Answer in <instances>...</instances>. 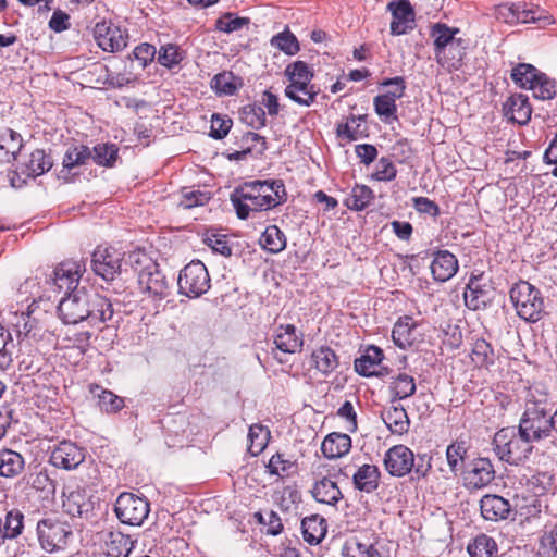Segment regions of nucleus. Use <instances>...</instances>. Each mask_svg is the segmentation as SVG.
Listing matches in <instances>:
<instances>
[{"label": "nucleus", "mask_w": 557, "mask_h": 557, "mask_svg": "<svg viewBox=\"0 0 557 557\" xmlns=\"http://www.w3.org/2000/svg\"><path fill=\"white\" fill-rule=\"evenodd\" d=\"M24 513L17 508L7 511L4 527L2 530L9 540L16 539L22 534L24 529Z\"/></svg>", "instance_id": "obj_56"}, {"label": "nucleus", "mask_w": 557, "mask_h": 557, "mask_svg": "<svg viewBox=\"0 0 557 557\" xmlns=\"http://www.w3.org/2000/svg\"><path fill=\"white\" fill-rule=\"evenodd\" d=\"M366 115L350 114L345 123H341L336 127V135L346 138L349 141H356L367 136V128L361 129V123L364 122Z\"/></svg>", "instance_id": "obj_43"}, {"label": "nucleus", "mask_w": 557, "mask_h": 557, "mask_svg": "<svg viewBox=\"0 0 557 557\" xmlns=\"http://www.w3.org/2000/svg\"><path fill=\"white\" fill-rule=\"evenodd\" d=\"M383 350L376 346H369L361 357L355 360V370L358 374L370 377L379 376L377 368L383 360Z\"/></svg>", "instance_id": "obj_32"}, {"label": "nucleus", "mask_w": 557, "mask_h": 557, "mask_svg": "<svg viewBox=\"0 0 557 557\" xmlns=\"http://www.w3.org/2000/svg\"><path fill=\"white\" fill-rule=\"evenodd\" d=\"M230 200L237 218L247 220L285 202L286 189L281 180L249 181L235 187Z\"/></svg>", "instance_id": "obj_2"}, {"label": "nucleus", "mask_w": 557, "mask_h": 557, "mask_svg": "<svg viewBox=\"0 0 557 557\" xmlns=\"http://www.w3.org/2000/svg\"><path fill=\"white\" fill-rule=\"evenodd\" d=\"M285 76L288 78L289 84L288 92L294 96L295 91H300L307 88V84H312L314 77L313 71L305 61H295L289 63L285 69Z\"/></svg>", "instance_id": "obj_26"}, {"label": "nucleus", "mask_w": 557, "mask_h": 557, "mask_svg": "<svg viewBox=\"0 0 557 557\" xmlns=\"http://www.w3.org/2000/svg\"><path fill=\"white\" fill-rule=\"evenodd\" d=\"M91 158V150L89 147L85 145H73L71 146L62 160L63 171L70 172L72 169L76 166H81L86 164V162Z\"/></svg>", "instance_id": "obj_49"}, {"label": "nucleus", "mask_w": 557, "mask_h": 557, "mask_svg": "<svg viewBox=\"0 0 557 557\" xmlns=\"http://www.w3.org/2000/svg\"><path fill=\"white\" fill-rule=\"evenodd\" d=\"M248 437L250 440L249 451L257 456L263 451L270 438V431L261 424H253L249 428Z\"/></svg>", "instance_id": "obj_57"}, {"label": "nucleus", "mask_w": 557, "mask_h": 557, "mask_svg": "<svg viewBox=\"0 0 557 557\" xmlns=\"http://www.w3.org/2000/svg\"><path fill=\"white\" fill-rule=\"evenodd\" d=\"M460 29L445 23H434L430 28L436 62L447 69L459 70L467 54L468 40L457 37Z\"/></svg>", "instance_id": "obj_3"}, {"label": "nucleus", "mask_w": 557, "mask_h": 557, "mask_svg": "<svg viewBox=\"0 0 557 557\" xmlns=\"http://www.w3.org/2000/svg\"><path fill=\"white\" fill-rule=\"evenodd\" d=\"M380 479V469L375 465L364 463L354 473L352 485L359 492L371 494L377 490Z\"/></svg>", "instance_id": "obj_29"}, {"label": "nucleus", "mask_w": 557, "mask_h": 557, "mask_svg": "<svg viewBox=\"0 0 557 557\" xmlns=\"http://www.w3.org/2000/svg\"><path fill=\"white\" fill-rule=\"evenodd\" d=\"M60 319L65 324H76L88 317L87 310V290H73L64 296L58 306Z\"/></svg>", "instance_id": "obj_14"}, {"label": "nucleus", "mask_w": 557, "mask_h": 557, "mask_svg": "<svg viewBox=\"0 0 557 557\" xmlns=\"http://www.w3.org/2000/svg\"><path fill=\"white\" fill-rule=\"evenodd\" d=\"M541 74L542 72L534 65L529 63H519L511 70L510 77L519 87L531 89Z\"/></svg>", "instance_id": "obj_45"}, {"label": "nucleus", "mask_w": 557, "mask_h": 557, "mask_svg": "<svg viewBox=\"0 0 557 557\" xmlns=\"http://www.w3.org/2000/svg\"><path fill=\"white\" fill-rule=\"evenodd\" d=\"M467 454L466 443L463 441H455L447 446L446 459L451 472L457 473Z\"/></svg>", "instance_id": "obj_60"}, {"label": "nucleus", "mask_w": 557, "mask_h": 557, "mask_svg": "<svg viewBox=\"0 0 557 557\" xmlns=\"http://www.w3.org/2000/svg\"><path fill=\"white\" fill-rule=\"evenodd\" d=\"M384 466L392 476L403 478L414 467V454L405 445L391 447L384 456Z\"/></svg>", "instance_id": "obj_18"}, {"label": "nucleus", "mask_w": 557, "mask_h": 557, "mask_svg": "<svg viewBox=\"0 0 557 557\" xmlns=\"http://www.w3.org/2000/svg\"><path fill=\"white\" fill-rule=\"evenodd\" d=\"M351 448V438L348 434L333 432L329 434L321 445V451L329 459L341 458Z\"/></svg>", "instance_id": "obj_35"}, {"label": "nucleus", "mask_w": 557, "mask_h": 557, "mask_svg": "<svg viewBox=\"0 0 557 557\" xmlns=\"http://www.w3.org/2000/svg\"><path fill=\"white\" fill-rule=\"evenodd\" d=\"M25 468L24 457L9 448L0 449V476L13 479L18 476Z\"/></svg>", "instance_id": "obj_38"}, {"label": "nucleus", "mask_w": 557, "mask_h": 557, "mask_svg": "<svg viewBox=\"0 0 557 557\" xmlns=\"http://www.w3.org/2000/svg\"><path fill=\"white\" fill-rule=\"evenodd\" d=\"M210 86L219 96H233L243 87V79L231 71H223L212 77Z\"/></svg>", "instance_id": "obj_39"}, {"label": "nucleus", "mask_w": 557, "mask_h": 557, "mask_svg": "<svg viewBox=\"0 0 557 557\" xmlns=\"http://www.w3.org/2000/svg\"><path fill=\"white\" fill-rule=\"evenodd\" d=\"M382 86H396L395 90L377 95L373 99L375 113L384 123H392L398 120L396 100L405 95L406 82L401 76L385 78Z\"/></svg>", "instance_id": "obj_11"}, {"label": "nucleus", "mask_w": 557, "mask_h": 557, "mask_svg": "<svg viewBox=\"0 0 557 557\" xmlns=\"http://www.w3.org/2000/svg\"><path fill=\"white\" fill-rule=\"evenodd\" d=\"M157 52L153 45L144 42L133 50V55L139 62L140 66L145 69L154 60Z\"/></svg>", "instance_id": "obj_64"}, {"label": "nucleus", "mask_w": 557, "mask_h": 557, "mask_svg": "<svg viewBox=\"0 0 557 557\" xmlns=\"http://www.w3.org/2000/svg\"><path fill=\"white\" fill-rule=\"evenodd\" d=\"M53 165L52 158L44 149H35L25 164L28 176L37 177L48 172Z\"/></svg>", "instance_id": "obj_44"}, {"label": "nucleus", "mask_w": 557, "mask_h": 557, "mask_svg": "<svg viewBox=\"0 0 557 557\" xmlns=\"http://www.w3.org/2000/svg\"><path fill=\"white\" fill-rule=\"evenodd\" d=\"M94 37L99 46L106 52H119L127 46L128 34L112 22L101 21L95 25Z\"/></svg>", "instance_id": "obj_13"}, {"label": "nucleus", "mask_w": 557, "mask_h": 557, "mask_svg": "<svg viewBox=\"0 0 557 557\" xmlns=\"http://www.w3.org/2000/svg\"><path fill=\"white\" fill-rule=\"evenodd\" d=\"M494 17L507 25L534 24L537 28H545L555 23L554 16L540 5L525 2H505L494 7Z\"/></svg>", "instance_id": "obj_4"}, {"label": "nucleus", "mask_w": 557, "mask_h": 557, "mask_svg": "<svg viewBox=\"0 0 557 557\" xmlns=\"http://www.w3.org/2000/svg\"><path fill=\"white\" fill-rule=\"evenodd\" d=\"M372 177L379 182H391L397 176V169L388 157H381L376 162Z\"/></svg>", "instance_id": "obj_63"}, {"label": "nucleus", "mask_w": 557, "mask_h": 557, "mask_svg": "<svg viewBox=\"0 0 557 557\" xmlns=\"http://www.w3.org/2000/svg\"><path fill=\"white\" fill-rule=\"evenodd\" d=\"M249 141H256L259 146L257 147V145H255V146L248 145V146L242 147V150H238V151L236 150L233 152L225 153L226 158L230 161L246 160L248 154L253 156V158H256V159L262 158V156L264 154V152L268 149L267 138L264 136H261L258 133H255V132H246L243 134V136L240 138V143L248 144Z\"/></svg>", "instance_id": "obj_28"}, {"label": "nucleus", "mask_w": 557, "mask_h": 557, "mask_svg": "<svg viewBox=\"0 0 557 557\" xmlns=\"http://www.w3.org/2000/svg\"><path fill=\"white\" fill-rule=\"evenodd\" d=\"M242 121L253 129H261L267 125V115L261 104L253 102L242 108Z\"/></svg>", "instance_id": "obj_51"}, {"label": "nucleus", "mask_w": 557, "mask_h": 557, "mask_svg": "<svg viewBox=\"0 0 557 557\" xmlns=\"http://www.w3.org/2000/svg\"><path fill=\"white\" fill-rule=\"evenodd\" d=\"M326 521L319 515L306 517L301 521L304 540L310 545L319 544L326 534Z\"/></svg>", "instance_id": "obj_40"}, {"label": "nucleus", "mask_w": 557, "mask_h": 557, "mask_svg": "<svg viewBox=\"0 0 557 557\" xmlns=\"http://www.w3.org/2000/svg\"><path fill=\"white\" fill-rule=\"evenodd\" d=\"M492 445L499 460L513 466L524 462L533 450V445L513 426L498 430Z\"/></svg>", "instance_id": "obj_5"}, {"label": "nucleus", "mask_w": 557, "mask_h": 557, "mask_svg": "<svg viewBox=\"0 0 557 557\" xmlns=\"http://www.w3.org/2000/svg\"><path fill=\"white\" fill-rule=\"evenodd\" d=\"M310 494L317 503L334 508L344 498L337 483L329 476L317 479L310 488Z\"/></svg>", "instance_id": "obj_21"}, {"label": "nucleus", "mask_w": 557, "mask_h": 557, "mask_svg": "<svg viewBox=\"0 0 557 557\" xmlns=\"http://www.w3.org/2000/svg\"><path fill=\"white\" fill-rule=\"evenodd\" d=\"M157 53L158 62L168 70L178 66L186 58V51L176 44L162 45Z\"/></svg>", "instance_id": "obj_47"}, {"label": "nucleus", "mask_w": 557, "mask_h": 557, "mask_svg": "<svg viewBox=\"0 0 557 557\" xmlns=\"http://www.w3.org/2000/svg\"><path fill=\"white\" fill-rule=\"evenodd\" d=\"M138 284L140 289L153 300H162L170 294V284L160 270V265L139 275Z\"/></svg>", "instance_id": "obj_19"}, {"label": "nucleus", "mask_w": 557, "mask_h": 557, "mask_svg": "<svg viewBox=\"0 0 557 557\" xmlns=\"http://www.w3.org/2000/svg\"><path fill=\"white\" fill-rule=\"evenodd\" d=\"M92 152L94 154L91 153V158L96 164L104 168H112L119 157V147L113 143L97 144L92 148Z\"/></svg>", "instance_id": "obj_52"}, {"label": "nucleus", "mask_w": 557, "mask_h": 557, "mask_svg": "<svg viewBox=\"0 0 557 557\" xmlns=\"http://www.w3.org/2000/svg\"><path fill=\"white\" fill-rule=\"evenodd\" d=\"M494 350L484 338H478L473 343L471 359L478 368H488L494 363Z\"/></svg>", "instance_id": "obj_53"}, {"label": "nucleus", "mask_w": 557, "mask_h": 557, "mask_svg": "<svg viewBox=\"0 0 557 557\" xmlns=\"http://www.w3.org/2000/svg\"><path fill=\"white\" fill-rule=\"evenodd\" d=\"M249 17L238 16L236 13L226 12L215 21V29L222 33L231 34L248 27Z\"/></svg>", "instance_id": "obj_55"}, {"label": "nucleus", "mask_w": 557, "mask_h": 557, "mask_svg": "<svg viewBox=\"0 0 557 557\" xmlns=\"http://www.w3.org/2000/svg\"><path fill=\"white\" fill-rule=\"evenodd\" d=\"M125 262L137 272L138 276L147 271L154 270L159 265L157 251H148L144 246H136L133 251H129Z\"/></svg>", "instance_id": "obj_36"}, {"label": "nucleus", "mask_w": 557, "mask_h": 557, "mask_svg": "<svg viewBox=\"0 0 557 557\" xmlns=\"http://www.w3.org/2000/svg\"><path fill=\"white\" fill-rule=\"evenodd\" d=\"M85 449L72 441L60 442L50 454V463L59 469L74 470L85 460Z\"/></svg>", "instance_id": "obj_17"}, {"label": "nucleus", "mask_w": 557, "mask_h": 557, "mask_svg": "<svg viewBox=\"0 0 557 557\" xmlns=\"http://www.w3.org/2000/svg\"><path fill=\"white\" fill-rule=\"evenodd\" d=\"M273 343L275 348L285 354L300 351L304 346V335L297 334L294 324H280L274 332Z\"/></svg>", "instance_id": "obj_24"}, {"label": "nucleus", "mask_w": 557, "mask_h": 557, "mask_svg": "<svg viewBox=\"0 0 557 557\" xmlns=\"http://www.w3.org/2000/svg\"><path fill=\"white\" fill-rule=\"evenodd\" d=\"M85 272V264L75 260L61 262L53 271L51 285L54 290H64L65 296L73 290H79V280Z\"/></svg>", "instance_id": "obj_15"}, {"label": "nucleus", "mask_w": 557, "mask_h": 557, "mask_svg": "<svg viewBox=\"0 0 557 557\" xmlns=\"http://www.w3.org/2000/svg\"><path fill=\"white\" fill-rule=\"evenodd\" d=\"M480 510L485 520L499 521L508 518L511 506L499 495L486 494L480 500Z\"/></svg>", "instance_id": "obj_25"}, {"label": "nucleus", "mask_w": 557, "mask_h": 557, "mask_svg": "<svg viewBox=\"0 0 557 557\" xmlns=\"http://www.w3.org/2000/svg\"><path fill=\"white\" fill-rule=\"evenodd\" d=\"M523 411L519 419L518 431L531 444L541 443L554 436L552 411L557 404L556 397L542 383H534L523 391Z\"/></svg>", "instance_id": "obj_1"}, {"label": "nucleus", "mask_w": 557, "mask_h": 557, "mask_svg": "<svg viewBox=\"0 0 557 557\" xmlns=\"http://www.w3.org/2000/svg\"><path fill=\"white\" fill-rule=\"evenodd\" d=\"M495 478V470L490 459H474L465 473L466 485L473 488H482L488 485Z\"/></svg>", "instance_id": "obj_22"}, {"label": "nucleus", "mask_w": 557, "mask_h": 557, "mask_svg": "<svg viewBox=\"0 0 557 557\" xmlns=\"http://www.w3.org/2000/svg\"><path fill=\"white\" fill-rule=\"evenodd\" d=\"M320 92V88L314 84H307V88L300 91H295L294 96L288 92V87H285L284 94L285 96L292 100L293 102L304 106L310 107L314 101L317 96Z\"/></svg>", "instance_id": "obj_61"}, {"label": "nucleus", "mask_w": 557, "mask_h": 557, "mask_svg": "<svg viewBox=\"0 0 557 557\" xmlns=\"http://www.w3.org/2000/svg\"><path fill=\"white\" fill-rule=\"evenodd\" d=\"M63 509L71 517L89 518L94 510V503L81 491L71 492L63 500Z\"/></svg>", "instance_id": "obj_33"}, {"label": "nucleus", "mask_w": 557, "mask_h": 557, "mask_svg": "<svg viewBox=\"0 0 557 557\" xmlns=\"http://www.w3.org/2000/svg\"><path fill=\"white\" fill-rule=\"evenodd\" d=\"M87 310L88 317L85 319L90 325L104 323L112 319L113 307L110 299L96 293L87 290Z\"/></svg>", "instance_id": "obj_23"}, {"label": "nucleus", "mask_w": 557, "mask_h": 557, "mask_svg": "<svg viewBox=\"0 0 557 557\" xmlns=\"http://www.w3.org/2000/svg\"><path fill=\"white\" fill-rule=\"evenodd\" d=\"M310 358L312 367L325 376L334 372L339 364L336 352L325 345L315 348Z\"/></svg>", "instance_id": "obj_37"}, {"label": "nucleus", "mask_w": 557, "mask_h": 557, "mask_svg": "<svg viewBox=\"0 0 557 557\" xmlns=\"http://www.w3.org/2000/svg\"><path fill=\"white\" fill-rule=\"evenodd\" d=\"M504 116L519 125H525L531 120L532 107L529 97L523 94H513L503 103Z\"/></svg>", "instance_id": "obj_20"}, {"label": "nucleus", "mask_w": 557, "mask_h": 557, "mask_svg": "<svg viewBox=\"0 0 557 557\" xmlns=\"http://www.w3.org/2000/svg\"><path fill=\"white\" fill-rule=\"evenodd\" d=\"M467 550L470 557H495L497 544L493 537L480 534L468 544Z\"/></svg>", "instance_id": "obj_50"}, {"label": "nucleus", "mask_w": 557, "mask_h": 557, "mask_svg": "<svg viewBox=\"0 0 557 557\" xmlns=\"http://www.w3.org/2000/svg\"><path fill=\"white\" fill-rule=\"evenodd\" d=\"M387 10L392 14L391 35H405L416 27V12L409 0L391 1Z\"/></svg>", "instance_id": "obj_16"}, {"label": "nucleus", "mask_w": 557, "mask_h": 557, "mask_svg": "<svg viewBox=\"0 0 557 557\" xmlns=\"http://www.w3.org/2000/svg\"><path fill=\"white\" fill-rule=\"evenodd\" d=\"M381 418L392 434L404 435L409 431L410 420L401 405L385 409L381 412Z\"/></svg>", "instance_id": "obj_31"}, {"label": "nucleus", "mask_w": 557, "mask_h": 557, "mask_svg": "<svg viewBox=\"0 0 557 557\" xmlns=\"http://www.w3.org/2000/svg\"><path fill=\"white\" fill-rule=\"evenodd\" d=\"M416 327L417 322L413 320V318L409 315L400 317L394 324L392 331V338L394 344L401 349L411 347L416 342Z\"/></svg>", "instance_id": "obj_34"}, {"label": "nucleus", "mask_w": 557, "mask_h": 557, "mask_svg": "<svg viewBox=\"0 0 557 557\" xmlns=\"http://www.w3.org/2000/svg\"><path fill=\"white\" fill-rule=\"evenodd\" d=\"M233 122L230 117L213 113L211 116V126L209 136L213 139L221 140L227 136L232 128Z\"/></svg>", "instance_id": "obj_62"}, {"label": "nucleus", "mask_w": 557, "mask_h": 557, "mask_svg": "<svg viewBox=\"0 0 557 557\" xmlns=\"http://www.w3.org/2000/svg\"><path fill=\"white\" fill-rule=\"evenodd\" d=\"M530 90L537 100H552L557 94L556 82L542 72Z\"/></svg>", "instance_id": "obj_59"}, {"label": "nucleus", "mask_w": 557, "mask_h": 557, "mask_svg": "<svg viewBox=\"0 0 557 557\" xmlns=\"http://www.w3.org/2000/svg\"><path fill=\"white\" fill-rule=\"evenodd\" d=\"M430 268L435 281L446 282L456 274L458 260L451 252L438 250L434 253Z\"/></svg>", "instance_id": "obj_27"}, {"label": "nucleus", "mask_w": 557, "mask_h": 557, "mask_svg": "<svg viewBox=\"0 0 557 557\" xmlns=\"http://www.w3.org/2000/svg\"><path fill=\"white\" fill-rule=\"evenodd\" d=\"M113 510L121 523L140 527L148 518L150 503L145 496L123 492L117 496Z\"/></svg>", "instance_id": "obj_8"}, {"label": "nucleus", "mask_w": 557, "mask_h": 557, "mask_svg": "<svg viewBox=\"0 0 557 557\" xmlns=\"http://www.w3.org/2000/svg\"><path fill=\"white\" fill-rule=\"evenodd\" d=\"M37 537L42 549L49 553L62 549L72 535L70 525L55 517H46L36 524Z\"/></svg>", "instance_id": "obj_10"}, {"label": "nucleus", "mask_w": 557, "mask_h": 557, "mask_svg": "<svg viewBox=\"0 0 557 557\" xmlns=\"http://www.w3.org/2000/svg\"><path fill=\"white\" fill-rule=\"evenodd\" d=\"M540 557H557V522L544 524L539 543Z\"/></svg>", "instance_id": "obj_46"}, {"label": "nucleus", "mask_w": 557, "mask_h": 557, "mask_svg": "<svg viewBox=\"0 0 557 557\" xmlns=\"http://www.w3.org/2000/svg\"><path fill=\"white\" fill-rule=\"evenodd\" d=\"M388 388L392 401H395L403 400L412 396L416 393L417 385L413 376L401 372L392 376Z\"/></svg>", "instance_id": "obj_41"}, {"label": "nucleus", "mask_w": 557, "mask_h": 557, "mask_svg": "<svg viewBox=\"0 0 557 557\" xmlns=\"http://www.w3.org/2000/svg\"><path fill=\"white\" fill-rule=\"evenodd\" d=\"M125 252L115 246H98L91 258V268L96 275L106 282H112L121 272Z\"/></svg>", "instance_id": "obj_12"}, {"label": "nucleus", "mask_w": 557, "mask_h": 557, "mask_svg": "<svg viewBox=\"0 0 557 557\" xmlns=\"http://www.w3.org/2000/svg\"><path fill=\"white\" fill-rule=\"evenodd\" d=\"M494 294L495 287L491 274L473 270L470 273L463 292V300L467 308L473 311L487 308L494 299Z\"/></svg>", "instance_id": "obj_7"}, {"label": "nucleus", "mask_w": 557, "mask_h": 557, "mask_svg": "<svg viewBox=\"0 0 557 557\" xmlns=\"http://www.w3.org/2000/svg\"><path fill=\"white\" fill-rule=\"evenodd\" d=\"M509 297L517 314L529 323H535L546 314L541 290L528 281L516 282L509 290Z\"/></svg>", "instance_id": "obj_6"}, {"label": "nucleus", "mask_w": 557, "mask_h": 557, "mask_svg": "<svg viewBox=\"0 0 557 557\" xmlns=\"http://www.w3.org/2000/svg\"><path fill=\"white\" fill-rule=\"evenodd\" d=\"M374 199L373 190L367 185H355L345 201V205L354 211H361L369 207Z\"/></svg>", "instance_id": "obj_48"}, {"label": "nucleus", "mask_w": 557, "mask_h": 557, "mask_svg": "<svg viewBox=\"0 0 557 557\" xmlns=\"http://www.w3.org/2000/svg\"><path fill=\"white\" fill-rule=\"evenodd\" d=\"M178 293L189 298H198L210 288V276L201 261L186 264L177 277Z\"/></svg>", "instance_id": "obj_9"}, {"label": "nucleus", "mask_w": 557, "mask_h": 557, "mask_svg": "<svg viewBox=\"0 0 557 557\" xmlns=\"http://www.w3.org/2000/svg\"><path fill=\"white\" fill-rule=\"evenodd\" d=\"M270 44L272 47L281 50L287 55H295L300 50L297 37L286 27L283 32L274 35Z\"/></svg>", "instance_id": "obj_54"}, {"label": "nucleus", "mask_w": 557, "mask_h": 557, "mask_svg": "<svg viewBox=\"0 0 557 557\" xmlns=\"http://www.w3.org/2000/svg\"><path fill=\"white\" fill-rule=\"evenodd\" d=\"M137 539L121 531H110L106 540V557H126L133 553Z\"/></svg>", "instance_id": "obj_30"}, {"label": "nucleus", "mask_w": 557, "mask_h": 557, "mask_svg": "<svg viewBox=\"0 0 557 557\" xmlns=\"http://www.w3.org/2000/svg\"><path fill=\"white\" fill-rule=\"evenodd\" d=\"M90 392L97 396L98 405L101 411L106 413H117L125 407L124 398L100 385H90Z\"/></svg>", "instance_id": "obj_42"}, {"label": "nucleus", "mask_w": 557, "mask_h": 557, "mask_svg": "<svg viewBox=\"0 0 557 557\" xmlns=\"http://www.w3.org/2000/svg\"><path fill=\"white\" fill-rule=\"evenodd\" d=\"M297 466L296 462L286 459L284 454H274L267 465V470L271 475H277L280 478L288 476L295 472Z\"/></svg>", "instance_id": "obj_58"}]
</instances>
